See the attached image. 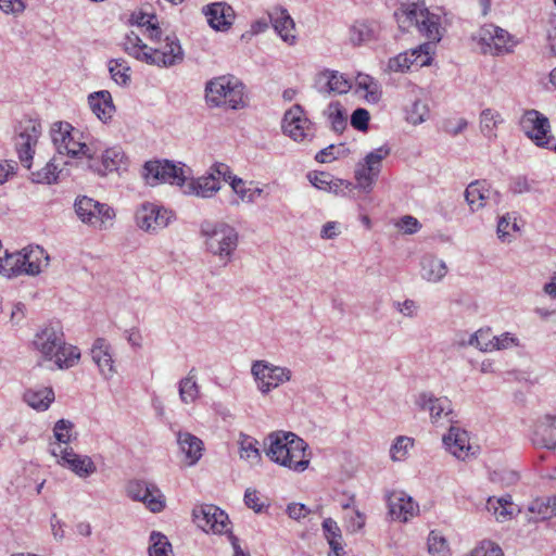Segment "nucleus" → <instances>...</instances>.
<instances>
[{
    "instance_id": "obj_1",
    "label": "nucleus",
    "mask_w": 556,
    "mask_h": 556,
    "mask_svg": "<svg viewBox=\"0 0 556 556\" xmlns=\"http://www.w3.org/2000/svg\"><path fill=\"white\" fill-rule=\"evenodd\" d=\"M142 176L151 186L170 184L182 188L185 194L201 198H212L220 189V182L214 173L193 179L190 167L168 160L146 162Z\"/></svg>"
},
{
    "instance_id": "obj_2",
    "label": "nucleus",
    "mask_w": 556,
    "mask_h": 556,
    "mask_svg": "<svg viewBox=\"0 0 556 556\" xmlns=\"http://www.w3.org/2000/svg\"><path fill=\"white\" fill-rule=\"evenodd\" d=\"M265 453L269 459L296 472L306 470L311 463L307 443L291 431L278 430L264 440Z\"/></svg>"
},
{
    "instance_id": "obj_3",
    "label": "nucleus",
    "mask_w": 556,
    "mask_h": 556,
    "mask_svg": "<svg viewBox=\"0 0 556 556\" xmlns=\"http://www.w3.org/2000/svg\"><path fill=\"white\" fill-rule=\"evenodd\" d=\"M199 235L206 253L217 257L224 265L230 263L239 245V232L224 220L204 219Z\"/></svg>"
},
{
    "instance_id": "obj_4",
    "label": "nucleus",
    "mask_w": 556,
    "mask_h": 556,
    "mask_svg": "<svg viewBox=\"0 0 556 556\" xmlns=\"http://www.w3.org/2000/svg\"><path fill=\"white\" fill-rule=\"evenodd\" d=\"M34 348L45 361H53L60 369L73 367L80 358L79 350L65 342L61 328L46 326L33 341Z\"/></svg>"
},
{
    "instance_id": "obj_5",
    "label": "nucleus",
    "mask_w": 556,
    "mask_h": 556,
    "mask_svg": "<svg viewBox=\"0 0 556 556\" xmlns=\"http://www.w3.org/2000/svg\"><path fill=\"white\" fill-rule=\"evenodd\" d=\"M244 85L235 76L214 77L205 84V100L208 106H227L238 110L244 106Z\"/></svg>"
},
{
    "instance_id": "obj_6",
    "label": "nucleus",
    "mask_w": 556,
    "mask_h": 556,
    "mask_svg": "<svg viewBox=\"0 0 556 556\" xmlns=\"http://www.w3.org/2000/svg\"><path fill=\"white\" fill-rule=\"evenodd\" d=\"M395 17L400 28L407 30L414 26L419 33L425 35L430 42L441 40L440 16L430 13L428 9L422 5L408 3L395 13Z\"/></svg>"
},
{
    "instance_id": "obj_7",
    "label": "nucleus",
    "mask_w": 556,
    "mask_h": 556,
    "mask_svg": "<svg viewBox=\"0 0 556 556\" xmlns=\"http://www.w3.org/2000/svg\"><path fill=\"white\" fill-rule=\"evenodd\" d=\"M80 131L66 122H56L51 127V138L59 156H90V148L80 142Z\"/></svg>"
},
{
    "instance_id": "obj_8",
    "label": "nucleus",
    "mask_w": 556,
    "mask_h": 556,
    "mask_svg": "<svg viewBox=\"0 0 556 556\" xmlns=\"http://www.w3.org/2000/svg\"><path fill=\"white\" fill-rule=\"evenodd\" d=\"M75 212L84 224L100 230L110 228L115 218L113 207L86 195L76 199Z\"/></svg>"
},
{
    "instance_id": "obj_9",
    "label": "nucleus",
    "mask_w": 556,
    "mask_h": 556,
    "mask_svg": "<svg viewBox=\"0 0 556 556\" xmlns=\"http://www.w3.org/2000/svg\"><path fill=\"white\" fill-rule=\"evenodd\" d=\"M391 153V148L387 144L370 151L359 162L355 168V179L357 188L369 193L382 168V162Z\"/></svg>"
},
{
    "instance_id": "obj_10",
    "label": "nucleus",
    "mask_w": 556,
    "mask_h": 556,
    "mask_svg": "<svg viewBox=\"0 0 556 556\" xmlns=\"http://www.w3.org/2000/svg\"><path fill=\"white\" fill-rule=\"evenodd\" d=\"M251 372L262 393H268L291 379V370L286 367L274 366L266 361H255Z\"/></svg>"
},
{
    "instance_id": "obj_11",
    "label": "nucleus",
    "mask_w": 556,
    "mask_h": 556,
    "mask_svg": "<svg viewBox=\"0 0 556 556\" xmlns=\"http://www.w3.org/2000/svg\"><path fill=\"white\" fill-rule=\"evenodd\" d=\"M521 128L538 147L548 149L553 139L548 118L536 110L525 112L521 121Z\"/></svg>"
},
{
    "instance_id": "obj_12",
    "label": "nucleus",
    "mask_w": 556,
    "mask_h": 556,
    "mask_svg": "<svg viewBox=\"0 0 556 556\" xmlns=\"http://www.w3.org/2000/svg\"><path fill=\"white\" fill-rule=\"evenodd\" d=\"M477 38L482 52L493 55L507 53L515 46L508 31L493 24L483 26Z\"/></svg>"
},
{
    "instance_id": "obj_13",
    "label": "nucleus",
    "mask_w": 556,
    "mask_h": 556,
    "mask_svg": "<svg viewBox=\"0 0 556 556\" xmlns=\"http://www.w3.org/2000/svg\"><path fill=\"white\" fill-rule=\"evenodd\" d=\"M147 54L155 60V62H146L149 65H156L159 67H170L184 61V50L179 39L175 34L166 35L164 40L156 45L155 48H150Z\"/></svg>"
},
{
    "instance_id": "obj_14",
    "label": "nucleus",
    "mask_w": 556,
    "mask_h": 556,
    "mask_svg": "<svg viewBox=\"0 0 556 556\" xmlns=\"http://www.w3.org/2000/svg\"><path fill=\"white\" fill-rule=\"evenodd\" d=\"M192 516L197 526L206 533H231L228 529L229 519L227 514L215 505L195 507Z\"/></svg>"
},
{
    "instance_id": "obj_15",
    "label": "nucleus",
    "mask_w": 556,
    "mask_h": 556,
    "mask_svg": "<svg viewBox=\"0 0 556 556\" xmlns=\"http://www.w3.org/2000/svg\"><path fill=\"white\" fill-rule=\"evenodd\" d=\"M173 213L156 204L146 202L136 211L137 226L147 232H157L168 226Z\"/></svg>"
},
{
    "instance_id": "obj_16",
    "label": "nucleus",
    "mask_w": 556,
    "mask_h": 556,
    "mask_svg": "<svg viewBox=\"0 0 556 556\" xmlns=\"http://www.w3.org/2000/svg\"><path fill=\"white\" fill-rule=\"evenodd\" d=\"M40 132L41 125L34 119H26L20 125V132L17 134L15 146L20 161L26 168H30L34 147L38 141Z\"/></svg>"
},
{
    "instance_id": "obj_17",
    "label": "nucleus",
    "mask_w": 556,
    "mask_h": 556,
    "mask_svg": "<svg viewBox=\"0 0 556 556\" xmlns=\"http://www.w3.org/2000/svg\"><path fill=\"white\" fill-rule=\"evenodd\" d=\"M127 494L134 501L142 502L152 513H160L165 507V497L160 489L141 480H134L127 484Z\"/></svg>"
},
{
    "instance_id": "obj_18",
    "label": "nucleus",
    "mask_w": 556,
    "mask_h": 556,
    "mask_svg": "<svg viewBox=\"0 0 556 556\" xmlns=\"http://www.w3.org/2000/svg\"><path fill=\"white\" fill-rule=\"evenodd\" d=\"M415 404L425 412H428L432 424H439L445 417L447 421H453L452 402L446 396H435L432 392H420L415 400Z\"/></svg>"
},
{
    "instance_id": "obj_19",
    "label": "nucleus",
    "mask_w": 556,
    "mask_h": 556,
    "mask_svg": "<svg viewBox=\"0 0 556 556\" xmlns=\"http://www.w3.org/2000/svg\"><path fill=\"white\" fill-rule=\"evenodd\" d=\"M282 129L294 141H304L311 136V122L305 116L301 105L294 104L285 113Z\"/></svg>"
},
{
    "instance_id": "obj_20",
    "label": "nucleus",
    "mask_w": 556,
    "mask_h": 556,
    "mask_svg": "<svg viewBox=\"0 0 556 556\" xmlns=\"http://www.w3.org/2000/svg\"><path fill=\"white\" fill-rule=\"evenodd\" d=\"M126 155L121 147H113L106 149L101 154V160L96 159L91 153L88 157L87 167L99 175H106L114 170H119L123 165H126Z\"/></svg>"
},
{
    "instance_id": "obj_21",
    "label": "nucleus",
    "mask_w": 556,
    "mask_h": 556,
    "mask_svg": "<svg viewBox=\"0 0 556 556\" xmlns=\"http://www.w3.org/2000/svg\"><path fill=\"white\" fill-rule=\"evenodd\" d=\"M431 42L424 43L417 49L410 50V52L400 53L394 58H391L388 62V68L392 72H405L410 68L413 64L418 66L428 65L430 62L429 50Z\"/></svg>"
},
{
    "instance_id": "obj_22",
    "label": "nucleus",
    "mask_w": 556,
    "mask_h": 556,
    "mask_svg": "<svg viewBox=\"0 0 556 556\" xmlns=\"http://www.w3.org/2000/svg\"><path fill=\"white\" fill-rule=\"evenodd\" d=\"M531 442L534 446L556 450V416L545 415L533 427Z\"/></svg>"
},
{
    "instance_id": "obj_23",
    "label": "nucleus",
    "mask_w": 556,
    "mask_h": 556,
    "mask_svg": "<svg viewBox=\"0 0 556 556\" xmlns=\"http://www.w3.org/2000/svg\"><path fill=\"white\" fill-rule=\"evenodd\" d=\"M90 354L93 363L99 368L100 375L104 379L109 380L116 374L112 348L105 339L98 338L92 344Z\"/></svg>"
},
{
    "instance_id": "obj_24",
    "label": "nucleus",
    "mask_w": 556,
    "mask_h": 556,
    "mask_svg": "<svg viewBox=\"0 0 556 556\" xmlns=\"http://www.w3.org/2000/svg\"><path fill=\"white\" fill-rule=\"evenodd\" d=\"M20 253L23 275L37 276L49 265L50 257L39 245H28Z\"/></svg>"
},
{
    "instance_id": "obj_25",
    "label": "nucleus",
    "mask_w": 556,
    "mask_h": 556,
    "mask_svg": "<svg viewBox=\"0 0 556 556\" xmlns=\"http://www.w3.org/2000/svg\"><path fill=\"white\" fill-rule=\"evenodd\" d=\"M208 25L215 30H227L233 23L235 11L226 2H214L203 8Z\"/></svg>"
},
{
    "instance_id": "obj_26",
    "label": "nucleus",
    "mask_w": 556,
    "mask_h": 556,
    "mask_svg": "<svg viewBox=\"0 0 556 556\" xmlns=\"http://www.w3.org/2000/svg\"><path fill=\"white\" fill-rule=\"evenodd\" d=\"M446 448L458 459L465 460L473 455L472 446L469 443L468 432L457 426H451L447 434L443 437Z\"/></svg>"
},
{
    "instance_id": "obj_27",
    "label": "nucleus",
    "mask_w": 556,
    "mask_h": 556,
    "mask_svg": "<svg viewBox=\"0 0 556 556\" xmlns=\"http://www.w3.org/2000/svg\"><path fill=\"white\" fill-rule=\"evenodd\" d=\"M389 514L393 519L407 521L418 513V505L404 492L394 491L388 496Z\"/></svg>"
},
{
    "instance_id": "obj_28",
    "label": "nucleus",
    "mask_w": 556,
    "mask_h": 556,
    "mask_svg": "<svg viewBox=\"0 0 556 556\" xmlns=\"http://www.w3.org/2000/svg\"><path fill=\"white\" fill-rule=\"evenodd\" d=\"M61 459L59 463L62 466H67L80 478H87L97 471L93 460L87 455H78L73 448L65 447L60 451Z\"/></svg>"
},
{
    "instance_id": "obj_29",
    "label": "nucleus",
    "mask_w": 556,
    "mask_h": 556,
    "mask_svg": "<svg viewBox=\"0 0 556 556\" xmlns=\"http://www.w3.org/2000/svg\"><path fill=\"white\" fill-rule=\"evenodd\" d=\"M316 86L320 93L342 94L351 89L352 83L339 72L325 71L318 75Z\"/></svg>"
},
{
    "instance_id": "obj_30",
    "label": "nucleus",
    "mask_w": 556,
    "mask_h": 556,
    "mask_svg": "<svg viewBox=\"0 0 556 556\" xmlns=\"http://www.w3.org/2000/svg\"><path fill=\"white\" fill-rule=\"evenodd\" d=\"M492 188L486 180H475L470 182L465 190V199L470 210L476 212L486 205V200L491 199Z\"/></svg>"
},
{
    "instance_id": "obj_31",
    "label": "nucleus",
    "mask_w": 556,
    "mask_h": 556,
    "mask_svg": "<svg viewBox=\"0 0 556 556\" xmlns=\"http://www.w3.org/2000/svg\"><path fill=\"white\" fill-rule=\"evenodd\" d=\"M269 21L285 42L289 45L295 42L296 37L293 33L295 24L286 9H275L274 12L269 14Z\"/></svg>"
},
{
    "instance_id": "obj_32",
    "label": "nucleus",
    "mask_w": 556,
    "mask_h": 556,
    "mask_svg": "<svg viewBox=\"0 0 556 556\" xmlns=\"http://www.w3.org/2000/svg\"><path fill=\"white\" fill-rule=\"evenodd\" d=\"M177 442L181 453L186 456L188 465H195L202 457L204 450L202 440L189 432L179 431L177 433Z\"/></svg>"
},
{
    "instance_id": "obj_33",
    "label": "nucleus",
    "mask_w": 556,
    "mask_h": 556,
    "mask_svg": "<svg viewBox=\"0 0 556 556\" xmlns=\"http://www.w3.org/2000/svg\"><path fill=\"white\" fill-rule=\"evenodd\" d=\"M447 274V266L444 261L435 255L426 254L420 261V275L429 282H439Z\"/></svg>"
},
{
    "instance_id": "obj_34",
    "label": "nucleus",
    "mask_w": 556,
    "mask_h": 556,
    "mask_svg": "<svg viewBox=\"0 0 556 556\" xmlns=\"http://www.w3.org/2000/svg\"><path fill=\"white\" fill-rule=\"evenodd\" d=\"M88 102L92 112L103 122L110 119L115 110L112 96L108 90L93 92L88 97Z\"/></svg>"
},
{
    "instance_id": "obj_35",
    "label": "nucleus",
    "mask_w": 556,
    "mask_h": 556,
    "mask_svg": "<svg viewBox=\"0 0 556 556\" xmlns=\"http://www.w3.org/2000/svg\"><path fill=\"white\" fill-rule=\"evenodd\" d=\"M379 26L375 22L356 21L350 27V41L353 46H362L377 38Z\"/></svg>"
},
{
    "instance_id": "obj_36",
    "label": "nucleus",
    "mask_w": 556,
    "mask_h": 556,
    "mask_svg": "<svg viewBox=\"0 0 556 556\" xmlns=\"http://www.w3.org/2000/svg\"><path fill=\"white\" fill-rule=\"evenodd\" d=\"M528 510L533 515L529 520L535 522L556 516V495L543 496L533 500L530 503Z\"/></svg>"
},
{
    "instance_id": "obj_37",
    "label": "nucleus",
    "mask_w": 556,
    "mask_h": 556,
    "mask_svg": "<svg viewBox=\"0 0 556 556\" xmlns=\"http://www.w3.org/2000/svg\"><path fill=\"white\" fill-rule=\"evenodd\" d=\"M123 49L128 55L141 62H155V60L151 59L147 54L149 51L148 45H146L140 36L132 30L125 35Z\"/></svg>"
},
{
    "instance_id": "obj_38",
    "label": "nucleus",
    "mask_w": 556,
    "mask_h": 556,
    "mask_svg": "<svg viewBox=\"0 0 556 556\" xmlns=\"http://www.w3.org/2000/svg\"><path fill=\"white\" fill-rule=\"evenodd\" d=\"M62 164L66 165L67 162H63L62 157L54 155L45 167L40 170L33 173V181L37 184H53L59 179L60 174L63 169L60 167Z\"/></svg>"
},
{
    "instance_id": "obj_39",
    "label": "nucleus",
    "mask_w": 556,
    "mask_h": 556,
    "mask_svg": "<svg viewBox=\"0 0 556 556\" xmlns=\"http://www.w3.org/2000/svg\"><path fill=\"white\" fill-rule=\"evenodd\" d=\"M54 400L51 388L29 389L24 393V401L34 409L46 410Z\"/></svg>"
},
{
    "instance_id": "obj_40",
    "label": "nucleus",
    "mask_w": 556,
    "mask_h": 556,
    "mask_svg": "<svg viewBox=\"0 0 556 556\" xmlns=\"http://www.w3.org/2000/svg\"><path fill=\"white\" fill-rule=\"evenodd\" d=\"M239 455L240 458L251 463L252 465L260 464L262 455L258 448V441L243 432L239 434Z\"/></svg>"
},
{
    "instance_id": "obj_41",
    "label": "nucleus",
    "mask_w": 556,
    "mask_h": 556,
    "mask_svg": "<svg viewBox=\"0 0 556 556\" xmlns=\"http://www.w3.org/2000/svg\"><path fill=\"white\" fill-rule=\"evenodd\" d=\"M200 393V388L197 383L195 369L192 368L188 375L179 381V397L182 403H193Z\"/></svg>"
},
{
    "instance_id": "obj_42",
    "label": "nucleus",
    "mask_w": 556,
    "mask_h": 556,
    "mask_svg": "<svg viewBox=\"0 0 556 556\" xmlns=\"http://www.w3.org/2000/svg\"><path fill=\"white\" fill-rule=\"evenodd\" d=\"M486 509L495 516L497 521L503 522L514 515L516 506L510 500L505 497L489 498Z\"/></svg>"
},
{
    "instance_id": "obj_43",
    "label": "nucleus",
    "mask_w": 556,
    "mask_h": 556,
    "mask_svg": "<svg viewBox=\"0 0 556 556\" xmlns=\"http://www.w3.org/2000/svg\"><path fill=\"white\" fill-rule=\"evenodd\" d=\"M0 274L7 278H13L23 275L20 251L13 253H8L5 251L4 257L0 256Z\"/></svg>"
},
{
    "instance_id": "obj_44",
    "label": "nucleus",
    "mask_w": 556,
    "mask_h": 556,
    "mask_svg": "<svg viewBox=\"0 0 556 556\" xmlns=\"http://www.w3.org/2000/svg\"><path fill=\"white\" fill-rule=\"evenodd\" d=\"M150 543L149 556H174L172 544L163 533L152 531Z\"/></svg>"
},
{
    "instance_id": "obj_45",
    "label": "nucleus",
    "mask_w": 556,
    "mask_h": 556,
    "mask_svg": "<svg viewBox=\"0 0 556 556\" xmlns=\"http://www.w3.org/2000/svg\"><path fill=\"white\" fill-rule=\"evenodd\" d=\"M503 122L501 114L492 109H485L480 115V128L484 137L492 139L496 137L495 129Z\"/></svg>"
},
{
    "instance_id": "obj_46",
    "label": "nucleus",
    "mask_w": 556,
    "mask_h": 556,
    "mask_svg": "<svg viewBox=\"0 0 556 556\" xmlns=\"http://www.w3.org/2000/svg\"><path fill=\"white\" fill-rule=\"evenodd\" d=\"M109 71L112 79L122 86H126L130 80V67L123 59H113L109 62Z\"/></svg>"
},
{
    "instance_id": "obj_47",
    "label": "nucleus",
    "mask_w": 556,
    "mask_h": 556,
    "mask_svg": "<svg viewBox=\"0 0 556 556\" xmlns=\"http://www.w3.org/2000/svg\"><path fill=\"white\" fill-rule=\"evenodd\" d=\"M355 83L358 89L366 91V99L369 102L376 103L380 100L379 85L372 77L366 74H358Z\"/></svg>"
},
{
    "instance_id": "obj_48",
    "label": "nucleus",
    "mask_w": 556,
    "mask_h": 556,
    "mask_svg": "<svg viewBox=\"0 0 556 556\" xmlns=\"http://www.w3.org/2000/svg\"><path fill=\"white\" fill-rule=\"evenodd\" d=\"M495 336L492 334L491 329H480L471 334L468 343L483 352L494 351Z\"/></svg>"
},
{
    "instance_id": "obj_49",
    "label": "nucleus",
    "mask_w": 556,
    "mask_h": 556,
    "mask_svg": "<svg viewBox=\"0 0 556 556\" xmlns=\"http://www.w3.org/2000/svg\"><path fill=\"white\" fill-rule=\"evenodd\" d=\"M413 439L405 435L397 437L390 448L391 459L393 462L403 460L406 457L408 450L413 447Z\"/></svg>"
},
{
    "instance_id": "obj_50",
    "label": "nucleus",
    "mask_w": 556,
    "mask_h": 556,
    "mask_svg": "<svg viewBox=\"0 0 556 556\" xmlns=\"http://www.w3.org/2000/svg\"><path fill=\"white\" fill-rule=\"evenodd\" d=\"M428 551L430 554L446 556L448 554V544L439 532L431 531L428 536Z\"/></svg>"
},
{
    "instance_id": "obj_51",
    "label": "nucleus",
    "mask_w": 556,
    "mask_h": 556,
    "mask_svg": "<svg viewBox=\"0 0 556 556\" xmlns=\"http://www.w3.org/2000/svg\"><path fill=\"white\" fill-rule=\"evenodd\" d=\"M329 119L336 132L340 134L345 129L346 116L338 102L329 105Z\"/></svg>"
},
{
    "instance_id": "obj_52",
    "label": "nucleus",
    "mask_w": 556,
    "mask_h": 556,
    "mask_svg": "<svg viewBox=\"0 0 556 556\" xmlns=\"http://www.w3.org/2000/svg\"><path fill=\"white\" fill-rule=\"evenodd\" d=\"M428 112L427 105L416 100L412 103L410 108L406 110V119L414 125L421 124L426 121Z\"/></svg>"
},
{
    "instance_id": "obj_53",
    "label": "nucleus",
    "mask_w": 556,
    "mask_h": 556,
    "mask_svg": "<svg viewBox=\"0 0 556 556\" xmlns=\"http://www.w3.org/2000/svg\"><path fill=\"white\" fill-rule=\"evenodd\" d=\"M74 425L66 419H60L55 422L53 433L58 442L67 444L72 440V430Z\"/></svg>"
},
{
    "instance_id": "obj_54",
    "label": "nucleus",
    "mask_w": 556,
    "mask_h": 556,
    "mask_svg": "<svg viewBox=\"0 0 556 556\" xmlns=\"http://www.w3.org/2000/svg\"><path fill=\"white\" fill-rule=\"evenodd\" d=\"M470 556H504V553L500 545L492 541L484 540L472 549Z\"/></svg>"
},
{
    "instance_id": "obj_55",
    "label": "nucleus",
    "mask_w": 556,
    "mask_h": 556,
    "mask_svg": "<svg viewBox=\"0 0 556 556\" xmlns=\"http://www.w3.org/2000/svg\"><path fill=\"white\" fill-rule=\"evenodd\" d=\"M509 229H513L514 231L519 230V227L516 223V220L511 222L510 214H506L502 216L497 223V236L498 238L505 242L510 241L509 239Z\"/></svg>"
},
{
    "instance_id": "obj_56",
    "label": "nucleus",
    "mask_w": 556,
    "mask_h": 556,
    "mask_svg": "<svg viewBox=\"0 0 556 556\" xmlns=\"http://www.w3.org/2000/svg\"><path fill=\"white\" fill-rule=\"evenodd\" d=\"M230 187L242 202L253 203L251 188H247L245 182L241 178L233 177L230 181Z\"/></svg>"
},
{
    "instance_id": "obj_57",
    "label": "nucleus",
    "mask_w": 556,
    "mask_h": 556,
    "mask_svg": "<svg viewBox=\"0 0 556 556\" xmlns=\"http://www.w3.org/2000/svg\"><path fill=\"white\" fill-rule=\"evenodd\" d=\"M369 113L366 109H356L351 116V125L361 131H365L368 128Z\"/></svg>"
},
{
    "instance_id": "obj_58",
    "label": "nucleus",
    "mask_w": 556,
    "mask_h": 556,
    "mask_svg": "<svg viewBox=\"0 0 556 556\" xmlns=\"http://www.w3.org/2000/svg\"><path fill=\"white\" fill-rule=\"evenodd\" d=\"M509 190L514 194L530 192L532 190L531 182L525 176L514 177L510 181Z\"/></svg>"
},
{
    "instance_id": "obj_59",
    "label": "nucleus",
    "mask_w": 556,
    "mask_h": 556,
    "mask_svg": "<svg viewBox=\"0 0 556 556\" xmlns=\"http://www.w3.org/2000/svg\"><path fill=\"white\" fill-rule=\"evenodd\" d=\"M519 341L516 337H514L510 332L502 333L501 336H495L494 340V350H504L510 346H517Z\"/></svg>"
},
{
    "instance_id": "obj_60",
    "label": "nucleus",
    "mask_w": 556,
    "mask_h": 556,
    "mask_svg": "<svg viewBox=\"0 0 556 556\" xmlns=\"http://www.w3.org/2000/svg\"><path fill=\"white\" fill-rule=\"evenodd\" d=\"M323 529L329 544L332 541H337V538H341L340 528L338 527L337 522L331 518H327L324 520Z\"/></svg>"
},
{
    "instance_id": "obj_61",
    "label": "nucleus",
    "mask_w": 556,
    "mask_h": 556,
    "mask_svg": "<svg viewBox=\"0 0 556 556\" xmlns=\"http://www.w3.org/2000/svg\"><path fill=\"white\" fill-rule=\"evenodd\" d=\"M25 8L24 0H0V9L7 14H20Z\"/></svg>"
},
{
    "instance_id": "obj_62",
    "label": "nucleus",
    "mask_w": 556,
    "mask_h": 556,
    "mask_svg": "<svg viewBox=\"0 0 556 556\" xmlns=\"http://www.w3.org/2000/svg\"><path fill=\"white\" fill-rule=\"evenodd\" d=\"M399 226L405 233L408 235H413L421 228V224L418 222V219L410 215L402 217Z\"/></svg>"
},
{
    "instance_id": "obj_63",
    "label": "nucleus",
    "mask_w": 556,
    "mask_h": 556,
    "mask_svg": "<svg viewBox=\"0 0 556 556\" xmlns=\"http://www.w3.org/2000/svg\"><path fill=\"white\" fill-rule=\"evenodd\" d=\"M244 503L249 508H252L256 513L261 511L263 504L260 503V497L256 490L247 489L244 493Z\"/></svg>"
},
{
    "instance_id": "obj_64",
    "label": "nucleus",
    "mask_w": 556,
    "mask_h": 556,
    "mask_svg": "<svg viewBox=\"0 0 556 556\" xmlns=\"http://www.w3.org/2000/svg\"><path fill=\"white\" fill-rule=\"evenodd\" d=\"M308 508L301 503H292L289 504L287 507V513L290 518L294 520H300L301 518H304L308 514Z\"/></svg>"
}]
</instances>
